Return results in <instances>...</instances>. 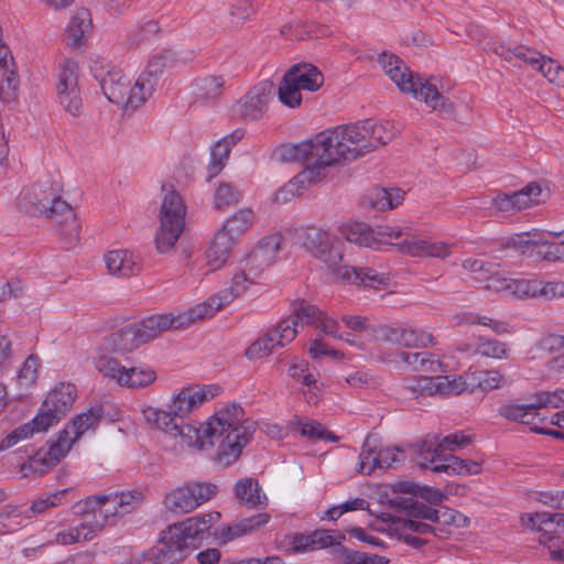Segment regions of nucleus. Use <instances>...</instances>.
Instances as JSON below:
<instances>
[{
  "label": "nucleus",
  "mask_w": 564,
  "mask_h": 564,
  "mask_svg": "<svg viewBox=\"0 0 564 564\" xmlns=\"http://www.w3.org/2000/svg\"><path fill=\"white\" fill-rule=\"evenodd\" d=\"M143 416L152 427L178 437L182 446L208 451L217 445L215 462L225 467L238 460L257 425L254 421L245 419L243 409L236 403L221 408L206 424L184 423L153 406L144 409Z\"/></svg>",
  "instance_id": "obj_1"
},
{
  "label": "nucleus",
  "mask_w": 564,
  "mask_h": 564,
  "mask_svg": "<svg viewBox=\"0 0 564 564\" xmlns=\"http://www.w3.org/2000/svg\"><path fill=\"white\" fill-rule=\"evenodd\" d=\"M470 443V436L460 432L452 433L438 441L425 440L422 442L417 453V464L423 468H429L434 473H445L448 475H477L481 471V463L473 459H462L452 454H445V451H455Z\"/></svg>",
  "instance_id": "obj_2"
},
{
  "label": "nucleus",
  "mask_w": 564,
  "mask_h": 564,
  "mask_svg": "<svg viewBox=\"0 0 564 564\" xmlns=\"http://www.w3.org/2000/svg\"><path fill=\"white\" fill-rule=\"evenodd\" d=\"M378 62L383 72L393 80L401 91L412 94L417 100L424 101L433 110L443 115H452L454 105L440 94L436 87L413 73L402 59L386 52L379 55Z\"/></svg>",
  "instance_id": "obj_3"
},
{
  "label": "nucleus",
  "mask_w": 564,
  "mask_h": 564,
  "mask_svg": "<svg viewBox=\"0 0 564 564\" xmlns=\"http://www.w3.org/2000/svg\"><path fill=\"white\" fill-rule=\"evenodd\" d=\"M319 139L326 150L324 155L326 167L340 160L351 161L371 152L368 130L364 120L323 131L319 133Z\"/></svg>",
  "instance_id": "obj_4"
},
{
  "label": "nucleus",
  "mask_w": 564,
  "mask_h": 564,
  "mask_svg": "<svg viewBox=\"0 0 564 564\" xmlns=\"http://www.w3.org/2000/svg\"><path fill=\"white\" fill-rule=\"evenodd\" d=\"M139 491H121L110 495L91 496L78 503V511L88 519L89 528L97 535L107 524L115 523L117 518L132 512L142 501Z\"/></svg>",
  "instance_id": "obj_5"
},
{
  "label": "nucleus",
  "mask_w": 564,
  "mask_h": 564,
  "mask_svg": "<svg viewBox=\"0 0 564 564\" xmlns=\"http://www.w3.org/2000/svg\"><path fill=\"white\" fill-rule=\"evenodd\" d=\"M101 416L100 409H89L87 412L78 414L70 424L57 434L56 441L52 442L46 451L37 452L29 463V469L37 471V465L41 463L48 468L59 463L70 449L72 445L89 429H94ZM45 469H39L44 473Z\"/></svg>",
  "instance_id": "obj_6"
},
{
  "label": "nucleus",
  "mask_w": 564,
  "mask_h": 564,
  "mask_svg": "<svg viewBox=\"0 0 564 564\" xmlns=\"http://www.w3.org/2000/svg\"><path fill=\"white\" fill-rule=\"evenodd\" d=\"M219 519L220 513L213 511L203 516L187 518L177 524L169 527L162 538L163 546L160 549V553L166 561H181L183 552L188 547L187 540L203 538L212 524Z\"/></svg>",
  "instance_id": "obj_7"
},
{
  "label": "nucleus",
  "mask_w": 564,
  "mask_h": 564,
  "mask_svg": "<svg viewBox=\"0 0 564 564\" xmlns=\"http://www.w3.org/2000/svg\"><path fill=\"white\" fill-rule=\"evenodd\" d=\"M341 247V241L328 232L327 242L321 246L322 251L325 253V258H317L333 271L334 275L338 280L349 284L370 288H378L387 284L388 278L384 274H379L371 268L340 265L339 263L343 260Z\"/></svg>",
  "instance_id": "obj_8"
},
{
  "label": "nucleus",
  "mask_w": 564,
  "mask_h": 564,
  "mask_svg": "<svg viewBox=\"0 0 564 564\" xmlns=\"http://www.w3.org/2000/svg\"><path fill=\"white\" fill-rule=\"evenodd\" d=\"M17 207L31 216L56 219L61 212L67 209V202L58 195L56 185L47 180L24 187L17 198Z\"/></svg>",
  "instance_id": "obj_9"
},
{
  "label": "nucleus",
  "mask_w": 564,
  "mask_h": 564,
  "mask_svg": "<svg viewBox=\"0 0 564 564\" xmlns=\"http://www.w3.org/2000/svg\"><path fill=\"white\" fill-rule=\"evenodd\" d=\"M186 205L178 192L169 191L160 208V228L155 235L159 252L170 251L180 239L185 226Z\"/></svg>",
  "instance_id": "obj_10"
},
{
  "label": "nucleus",
  "mask_w": 564,
  "mask_h": 564,
  "mask_svg": "<svg viewBox=\"0 0 564 564\" xmlns=\"http://www.w3.org/2000/svg\"><path fill=\"white\" fill-rule=\"evenodd\" d=\"M167 321L158 314L128 324L110 335V345L115 351L130 352L166 332Z\"/></svg>",
  "instance_id": "obj_11"
},
{
  "label": "nucleus",
  "mask_w": 564,
  "mask_h": 564,
  "mask_svg": "<svg viewBox=\"0 0 564 564\" xmlns=\"http://www.w3.org/2000/svg\"><path fill=\"white\" fill-rule=\"evenodd\" d=\"M76 387L70 383H59L43 401L40 413L34 417V423L48 430L58 423L72 409L76 399Z\"/></svg>",
  "instance_id": "obj_12"
},
{
  "label": "nucleus",
  "mask_w": 564,
  "mask_h": 564,
  "mask_svg": "<svg viewBox=\"0 0 564 564\" xmlns=\"http://www.w3.org/2000/svg\"><path fill=\"white\" fill-rule=\"evenodd\" d=\"M297 330L291 316L280 321L274 328L268 330L262 337L254 340L246 350L248 359H257L272 354L275 348L284 347L296 336Z\"/></svg>",
  "instance_id": "obj_13"
},
{
  "label": "nucleus",
  "mask_w": 564,
  "mask_h": 564,
  "mask_svg": "<svg viewBox=\"0 0 564 564\" xmlns=\"http://www.w3.org/2000/svg\"><path fill=\"white\" fill-rule=\"evenodd\" d=\"M56 90L63 109L73 117H79L83 113V99L74 62L65 61L61 66Z\"/></svg>",
  "instance_id": "obj_14"
},
{
  "label": "nucleus",
  "mask_w": 564,
  "mask_h": 564,
  "mask_svg": "<svg viewBox=\"0 0 564 564\" xmlns=\"http://www.w3.org/2000/svg\"><path fill=\"white\" fill-rule=\"evenodd\" d=\"M325 148L319 139V133L313 139L297 144H288L279 149V155L283 161H303L304 169L316 170L322 176H326Z\"/></svg>",
  "instance_id": "obj_15"
},
{
  "label": "nucleus",
  "mask_w": 564,
  "mask_h": 564,
  "mask_svg": "<svg viewBox=\"0 0 564 564\" xmlns=\"http://www.w3.org/2000/svg\"><path fill=\"white\" fill-rule=\"evenodd\" d=\"M389 503L395 511L404 512L409 517L421 518L433 523H442L445 525L455 523L456 518L460 516L451 509L440 512L419 500H414L413 497H392Z\"/></svg>",
  "instance_id": "obj_16"
},
{
  "label": "nucleus",
  "mask_w": 564,
  "mask_h": 564,
  "mask_svg": "<svg viewBox=\"0 0 564 564\" xmlns=\"http://www.w3.org/2000/svg\"><path fill=\"white\" fill-rule=\"evenodd\" d=\"M341 235L349 242L377 249L380 245L387 243L386 237L398 239L402 236V231L391 227L372 229L364 223H356L344 226Z\"/></svg>",
  "instance_id": "obj_17"
},
{
  "label": "nucleus",
  "mask_w": 564,
  "mask_h": 564,
  "mask_svg": "<svg viewBox=\"0 0 564 564\" xmlns=\"http://www.w3.org/2000/svg\"><path fill=\"white\" fill-rule=\"evenodd\" d=\"M274 91L271 80H262L254 85L237 104V112L249 120L262 118L267 110L270 97Z\"/></svg>",
  "instance_id": "obj_18"
},
{
  "label": "nucleus",
  "mask_w": 564,
  "mask_h": 564,
  "mask_svg": "<svg viewBox=\"0 0 564 564\" xmlns=\"http://www.w3.org/2000/svg\"><path fill=\"white\" fill-rule=\"evenodd\" d=\"M377 338L383 343L406 348H420L435 345L432 334L412 328L383 325L377 330Z\"/></svg>",
  "instance_id": "obj_19"
},
{
  "label": "nucleus",
  "mask_w": 564,
  "mask_h": 564,
  "mask_svg": "<svg viewBox=\"0 0 564 564\" xmlns=\"http://www.w3.org/2000/svg\"><path fill=\"white\" fill-rule=\"evenodd\" d=\"M550 519V512L528 513L521 517V523L523 527L538 530L541 533L539 542L547 547L550 557L553 561L564 562V542L560 535L551 534V531L547 529Z\"/></svg>",
  "instance_id": "obj_20"
},
{
  "label": "nucleus",
  "mask_w": 564,
  "mask_h": 564,
  "mask_svg": "<svg viewBox=\"0 0 564 564\" xmlns=\"http://www.w3.org/2000/svg\"><path fill=\"white\" fill-rule=\"evenodd\" d=\"M295 323V327L299 323L302 325H315L319 328L325 335L337 338L339 335V324L338 322L327 316L323 311H321L317 306L310 304L302 300L293 310V313L290 315Z\"/></svg>",
  "instance_id": "obj_21"
},
{
  "label": "nucleus",
  "mask_w": 564,
  "mask_h": 564,
  "mask_svg": "<svg viewBox=\"0 0 564 564\" xmlns=\"http://www.w3.org/2000/svg\"><path fill=\"white\" fill-rule=\"evenodd\" d=\"M262 271L254 264H249L246 258L231 278L228 289L220 291V300L216 299L214 302L218 307H225L231 303L236 297L242 295L248 288L256 282Z\"/></svg>",
  "instance_id": "obj_22"
},
{
  "label": "nucleus",
  "mask_w": 564,
  "mask_h": 564,
  "mask_svg": "<svg viewBox=\"0 0 564 564\" xmlns=\"http://www.w3.org/2000/svg\"><path fill=\"white\" fill-rule=\"evenodd\" d=\"M498 414L508 421L529 425L534 433L542 434V431H546L543 425L547 423V420L541 416L534 402L519 404L510 401L499 408Z\"/></svg>",
  "instance_id": "obj_23"
},
{
  "label": "nucleus",
  "mask_w": 564,
  "mask_h": 564,
  "mask_svg": "<svg viewBox=\"0 0 564 564\" xmlns=\"http://www.w3.org/2000/svg\"><path fill=\"white\" fill-rule=\"evenodd\" d=\"M94 76L99 82L104 95L110 102L120 106L127 100L130 80L121 69L116 67L107 70L95 68Z\"/></svg>",
  "instance_id": "obj_24"
},
{
  "label": "nucleus",
  "mask_w": 564,
  "mask_h": 564,
  "mask_svg": "<svg viewBox=\"0 0 564 564\" xmlns=\"http://www.w3.org/2000/svg\"><path fill=\"white\" fill-rule=\"evenodd\" d=\"M206 400L207 393L204 388L185 387L173 395L169 410H163V413H169L171 419L183 421L184 417L197 410Z\"/></svg>",
  "instance_id": "obj_25"
},
{
  "label": "nucleus",
  "mask_w": 564,
  "mask_h": 564,
  "mask_svg": "<svg viewBox=\"0 0 564 564\" xmlns=\"http://www.w3.org/2000/svg\"><path fill=\"white\" fill-rule=\"evenodd\" d=\"M104 261L108 273L117 278L138 275L143 269L141 258L127 249L108 251Z\"/></svg>",
  "instance_id": "obj_26"
},
{
  "label": "nucleus",
  "mask_w": 564,
  "mask_h": 564,
  "mask_svg": "<svg viewBox=\"0 0 564 564\" xmlns=\"http://www.w3.org/2000/svg\"><path fill=\"white\" fill-rule=\"evenodd\" d=\"M399 251L411 257H432L446 259L452 253V246L442 241L422 239L417 236H406L398 245Z\"/></svg>",
  "instance_id": "obj_27"
},
{
  "label": "nucleus",
  "mask_w": 564,
  "mask_h": 564,
  "mask_svg": "<svg viewBox=\"0 0 564 564\" xmlns=\"http://www.w3.org/2000/svg\"><path fill=\"white\" fill-rule=\"evenodd\" d=\"M219 299V294L213 295L207 302L197 304L196 306L189 308L186 312L180 313L177 315L172 314H160L161 316L167 317L166 330L170 329H181L191 326L192 324L212 317L216 312L220 311L223 307H218L214 300Z\"/></svg>",
  "instance_id": "obj_28"
},
{
  "label": "nucleus",
  "mask_w": 564,
  "mask_h": 564,
  "mask_svg": "<svg viewBox=\"0 0 564 564\" xmlns=\"http://www.w3.org/2000/svg\"><path fill=\"white\" fill-rule=\"evenodd\" d=\"M282 240V235L278 232L262 238L257 247L247 256L248 263L254 264L261 271L269 268L275 260Z\"/></svg>",
  "instance_id": "obj_29"
},
{
  "label": "nucleus",
  "mask_w": 564,
  "mask_h": 564,
  "mask_svg": "<svg viewBox=\"0 0 564 564\" xmlns=\"http://www.w3.org/2000/svg\"><path fill=\"white\" fill-rule=\"evenodd\" d=\"M324 177L325 176L321 175L318 169H315V171L314 169H304L295 177H293L290 182L284 184L280 189L275 192L274 202L278 204H285L299 195L301 191L307 188L310 185L321 181Z\"/></svg>",
  "instance_id": "obj_30"
},
{
  "label": "nucleus",
  "mask_w": 564,
  "mask_h": 564,
  "mask_svg": "<svg viewBox=\"0 0 564 564\" xmlns=\"http://www.w3.org/2000/svg\"><path fill=\"white\" fill-rule=\"evenodd\" d=\"M539 280L509 279L505 276H491L486 289L496 292H509L518 296L536 297L539 294Z\"/></svg>",
  "instance_id": "obj_31"
},
{
  "label": "nucleus",
  "mask_w": 564,
  "mask_h": 564,
  "mask_svg": "<svg viewBox=\"0 0 564 564\" xmlns=\"http://www.w3.org/2000/svg\"><path fill=\"white\" fill-rule=\"evenodd\" d=\"M285 74L301 90L316 91L324 84L322 72L310 63L294 64Z\"/></svg>",
  "instance_id": "obj_32"
},
{
  "label": "nucleus",
  "mask_w": 564,
  "mask_h": 564,
  "mask_svg": "<svg viewBox=\"0 0 564 564\" xmlns=\"http://www.w3.org/2000/svg\"><path fill=\"white\" fill-rule=\"evenodd\" d=\"M243 137L241 130H236L230 134L225 135L218 140L210 150V163L208 165L209 177H214L221 172L226 165L232 147L237 144Z\"/></svg>",
  "instance_id": "obj_33"
},
{
  "label": "nucleus",
  "mask_w": 564,
  "mask_h": 564,
  "mask_svg": "<svg viewBox=\"0 0 564 564\" xmlns=\"http://www.w3.org/2000/svg\"><path fill=\"white\" fill-rule=\"evenodd\" d=\"M237 242L220 229L216 232L206 251L207 265L210 271L220 269L229 259Z\"/></svg>",
  "instance_id": "obj_34"
},
{
  "label": "nucleus",
  "mask_w": 564,
  "mask_h": 564,
  "mask_svg": "<svg viewBox=\"0 0 564 564\" xmlns=\"http://www.w3.org/2000/svg\"><path fill=\"white\" fill-rule=\"evenodd\" d=\"M270 517L267 513H258L256 516L240 520L237 523L223 527L217 533V539L221 544H226L237 538L246 535L253 530L264 525Z\"/></svg>",
  "instance_id": "obj_35"
},
{
  "label": "nucleus",
  "mask_w": 564,
  "mask_h": 564,
  "mask_svg": "<svg viewBox=\"0 0 564 564\" xmlns=\"http://www.w3.org/2000/svg\"><path fill=\"white\" fill-rule=\"evenodd\" d=\"M393 497H413L422 498L432 505L441 503L445 499V495L437 488L421 486L412 481H399L392 486Z\"/></svg>",
  "instance_id": "obj_36"
},
{
  "label": "nucleus",
  "mask_w": 564,
  "mask_h": 564,
  "mask_svg": "<svg viewBox=\"0 0 564 564\" xmlns=\"http://www.w3.org/2000/svg\"><path fill=\"white\" fill-rule=\"evenodd\" d=\"M495 52L497 55L501 56L508 62L513 63L514 65L521 66L522 64H530L535 68L539 67V64L544 56L535 50L524 45H518L514 47H506L505 45H500L495 50Z\"/></svg>",
  "instance_id": "obj_37"
},
{
  "label": "nucleus",
  "mask_w": 564,
  "mask_h": 564,
  "mask_svg": "<svg viewBox=\"0 0 564 564\" xmlns=\"http://www.w3.org/2000/svg\"><path fill=\"white\" fill-rule=\"evenodd\" d=\"M404 198L400 188H375L367 196L368 204L377 210H387L397 207Z\"/></svg>",
  "instance_id": "obj_38"
},
{
  "label": "nucleus",
  "mask_w": 564,
  "mask_h": 564,
  "mask_svg": "<svg viewBox=\"0 0 564 564\" xmlns=\"http://www.w3.org/2000/svg\"><path fill=\"white\" fill-rule=\"evenodd\" d=\"M253 224V212L249 208H243L230 216L220 230L229 236L237 243L239 238L251 227Z\"/></svg>",
  "instance_id": "obj_39"
},
{
  "label": "nucleus",
  "mask_w": 564,
  "mask_h": 564,
  "mask_svg": "<svg viewBox=\"0 0 564 564\" xmlns=\"http://www.w3.org/2000/svg\"><path fill=\"white\" fill-rule=\"evenodd\" d=\"M164 503L174 513H188L196 509L188 482L169 492L165 496Z\"/></svg>",
  "instance_id": "obj_40"
},
{
  "label": "nucleus",
  "mask_w": 564,
  "mask_h": 564,
  "mask_svg": "<svg viewBox=\"0 0 564 564\" xmlns=\"http://www.w3.org/2000/svg\"><path fill=\"white\" fill-rule=\"evenodd\" d=\"M89 527L88 519L84 518L77 525L57 532L55 539L48 542V544L69 545L82 541H90L96 534Z\"/></svg>",
  "instance_id": "obj_41"
},
{
  "label": "nucleus",
  "mask_w": 564,
  "mask_h": 564,
  "mask_svg": "<svg viewBox=\"0 0 564 564\" xmlns=\"http://www.w3.org/2000/svg\"><path fill=\"white\" fill-rule=\"evenodd\" d=\"M91 26L93 23L89 11L84 8L78 9L76 13L73 15L67 28L68 45H80L83 43L85 34L89 32Z\"/></svg>",
  "instance_id": "obj_42"
},
{
  "label": "nucleus",
  "mask_w": 564,
  "mask_h": 564,
  "mask_svg": "<svg viewBox=\"0 0 564 564\" xmlns=\"http://www.w3.org/2000/svg\"><path fill=\"white\" fill-rule=\"evenodd\" d=\"M154 90V83L147 76H139L133 87L129 84L127 100L120 106L124 109H137L143 105Z\"/></svg>",
  "instance_id": "obj_43"
},
{
  "label": "nucleus",
  "mask_w": 564,
  "mask_h": 564,
  "mask_svg": "<svg viewBox=\"0 0 564 564\" xmlns=\"http://www.w3.org/2000/svg\"><path fill=\"white\" fill-rule=\"evenodd\" d=\"M365 126L368 130V140L371 144V151L377 148L387 144L391 141L398 133V130L394 128V124L390 121L384 122H375L371 119H366Z\"/></svg>",
  "instance_id": "obj_44"
},
{
  "label": "nucleus",
  "mask_w": 564,
  "mask_h": 564,
  "mask_svg": "<svg viewBox=\"0 0 564 564\" xmlns=\"http://www.w3.org/2000/svg\"><path fill=\"white\" fill-rule=\"evenodd\" d=\"M235 495L240 503L250 508L260 506L267 500L265 496L261 495L258 482L252 478L239 480L235 486Z\"/></svg>",
  "instance_id": "obj_45"
},
{
  "label": "nucleus",
  "mask_w": 564,
  "mask_h": 564,
  "mask_svg": "<svg viewBox=\"0 0 564 564\" xmlns=\"http://www.w3.org/2000/svg\"><path fill=\"white\" fill-rule=\"evenodd\" d=\"M299 239L302 246L314 257L325 258L321 246L327 242L328 232L315 227H307L299 232Z\"/></svg>",
  "instance_id": "obj_46"
},
{
  "label": "nucleus",
  "mask_w": 564,
  "mask_h": 564,
  "mask_svg": "<svg viewBox=\"0 0 564 564\" xmlns=\"http://www.w3.org/2000/svg\"><path fill=\"white\" fill-rule=\"evenodd\" d=\"M560 234H541L543 246H539L538 257L547 261H564V239Z\"/></svg>",
  "instance_id": "obj_47"
},
{
  "label": "nucleus",
  "mask_w": 564,
  "mask_h": 564,
  "mask_svg": "<svg viewBox=\"0 0 564 564\" xmlns=\"http://www.w3.org/2000/svg\"><path fill=\"white\" fill-rule=\"evenodd\" d=\"M541 234L539 231L517 234L509 238L507 246L520 250L524 256L536 258L539 246H543Z\"/></svg>",
  "instance_id": "obj_48"
},
{
  "label": "nucleus",
  "mask_w": 564,
  "mask_h": 564,
  "mask_svg": "<svg viewBox=\"0 0 564 564\" xmlns=\"http://www.w3.org/2000/svg\"><path fill=\"white\" fill-rule=\"evenodd\" d=\"M375 458H377V438L372 435H367L359 454L358 471L369 476L377 469H381V465L373 462Z\"/></svg>",
  "instance_id": "obj_49"
},
{
  "label": "nucleus",
  "mask_w": 564,
  "mask_h": 564,
  "mask_svg": "<svg viewBox=\"0 0 564 564\" xmlns=\"http://www.w3.org/2000/svg\"><path fill=\"white\" fill-rule=\"evenodd\" d=\"M126 377H121L123 386L129 388H144L156 379L155 371L149 366L127 368Z\"/></svg>",
  "instance_id": "obj_50"
},
{
  "label": "nucleus",
  "mask_w": 564,
  "mask_h": 564,
  "mask_svg": "<svg viewBox=\"0 0 564 564\" xmlns=\"http://www.w3.org/2000/svg\"><path fill=\"white\" fill-rule=\"evenodd\" d=\"M429 352H401L402 361L414 371L436 372L440 369V361L432 358Z\"/></svg>",
  "instance_id": "obj_51"
},
{
  "label": "nucleus",
  "mask_w": 564,
  "mask_h": 564,
  "mask_svg": "<svg viewBox=\"0 0 564 564\" xmlns=\"http://www.w3.org/2000/svg\"><path fill=\"white\" fill-rule=\"evenodd\" d=\"M430 384L429 389L440 394H459L466 390V382L457 376H436Z\"/></svg>",
  "instance_id": "obj_52"
},
{
  "label": "nucleus",
  "mask_w": 564,
  "mask_h": 564,
  "mask_svg": "<svg viewBox=\"0 0 564 564\" xmlns=\"http://www.w3.org/2000/svg\"><path fill=\"white\" fill-rule=\"evenodd\" d=\"M58 217H61V219H57L56 223L61 235L68 239L69 243L77 241L79 237L80 225L68 203L67 209L61 212L56 218Z\"/></svg>",
  "instance_id": "obj_53"
},
{
  "label": "nucleus",
  "mask_w": 564,
  "mask_h": 564,
  "mask_svg": "<svg viewBox=\"0 0 564 564\" xmlns=\"http://www.w3.org/2000/svg\"><path fill=\"white\" fill-rule=\"evenodd\" d=\"M46 429H42L41 425L34 423V419L31 422H28L13 431H11L1 442H0V451L8 449L15 444H18L22 440H26L34 435L35 433L45 432Z\"/></svg>",
  "instance_id": "obj_54"
},
{
  "label": "nucleus",
  "mask_w": 564,
  "mask_h": 564,
  "mask_svg": "<svg viewBox=\"0 0 564 564\" xmlns=\"http://www.w3.org/2000/svg\"><path fill=\"white\" fill-rule=\"evenodd\" d=\"M224 79L220 76H210L197 79L194 84L195 95L203 100L217 98L224 87Z\"/></svg>",
  "instance_id": "obj_55"
},
{
  "label": "nucleus",
  "mask_w": 564,
  "mask_h": 564,
  "mask_svg": "<svg viewBox=\"0 0 564 564\" xmlns=\"http://www.w3.org/2000/svg\"><path fill=\"white\" fill-rule=\"evenodd\" d=\"M279 100L289 108H297L302 104L301 89L284 73L278 89Z\"/></svg>",
  "instance_id": "obj_56"
},
{
  "label": "nucleus",
  "mask_w": 564,
  "mask_h": 564,
  "mask_svg": "<svg viewBox=\"0 0 564 564\" xmlns=\"http://www.w3.org/2000/svg\"><path fill=\"white\" fill-rule=\"evenodd\" d=\"M96 368L100 373L105 377L115 380L118 384L123 386V380L121 377H126L127 368L122 366L117 359L101 356L96 361Z\"/></svg>",
  "instance_id": "obj_57"
},
{
  "label": "nucleus",
  "mask_w": 564,
  "mask_h": 564,
  "mask_svg": "<svg viewBox=\"0 0 564 564\" xmlns=\"http://www.w3.org/2000/svg\"><path fill=\"white\" fill-rule=\"evenodd\" d=\"M541 186L536 183H530L522 189L513 192V204L516 210L524 209L532 204H539V196L541 195Z\"/></svg>",
  "instance_id": "obj_58"
},
{
  "label": "nucleus",
  "mask_w": 564,
  "mask_h": 564,
  "mask_svg": "<svg viewBox=\"0 0 564 564\" xmlns=\"http://www.w3.org/2000/svg\"><path fill=\"white\" fill-rule=\"evenodd\" d=\"M67 491H68L67 489H64L61 491H56V492L46 495L45 497H40L39 499L33 501L30 509L21 510L23 512L21 514V517L29 518V512H32L34 514H40L50 508L61 505L62 498L67 494Z\"/></svg>",
  "instance_id": "obj_59"
},
{
  "label": "nucleus",
  "mask_w": 564,
  "mask_h": 564,
  "mask_svg": "<svg viewBox=\"0 0 564 564\" xmlns=\"http://www.w3.org/2000/svg\"><path fill=\"white\" fill-rule=\"evenodd\" d=\"M22 513L18 506H6L0 511V534L18 530L22 525L21 520H19Z\"/></svg>",
  "instance_id": "obj_60"
},
{
  "label": "nucleus",
  "mask_w": 564,
  "mask_h": 564,
  "mask_svg": "<svg viewBox=\"0 0 564 564\" xmlns=\"http://www.w3.org/2000/svg\"><path fill=\"white\" fill-rule=\"evenodd\" d=\"M538 69L550 83L564 87V67L556 61L543 56Z\"/></svg>",
  "instance_id": "obj_61"
},
{
  "label": "nucleus",
  "mask_w": 564,
  "mask_h": 564,
  "mask_svg": "<svg viewBox=\"0 0 564 564\" xmlns=\"http://www.w3.org/2000/svg\"><path fill=\"white\" fill-rule=\"evenodd\" d=\"M192 499L195 507L209 501L218 491L217 485L213 482L189 481Z\"/></svg>",
  "instance_id": "obj_62"
},
{
  "label": "nucleus",
  "mask_w": 564,
  "mask_h": 564,
  "mask_svg": "<svg viewBox=\"0 0 564 564\" xmlns=\"http://www.w3.org/2000/svg\"><path fill=\"white\" fill-rule=\"evenodd\" d=\"M241 193L230 183H220L215 193V205L217 208L238 204Z\"/></svg>",
  "instance_id": "obj_63"
},
{
  "label": "nucleus",
  "mask_w": 564,
  "mask_h": 564,
  "mask_svg": "<svg viewBox=\"0 0 564 564\" xmlns=\"http://www.w3.org/2000/svg\"><path fill=\"white\" fill-rule=\"evenodd\" d=\"M159 24L155 21H148L142 25L135 26L130 34L129 41L134 46H140L153 39L159 33Z\"/></svg>",
  "instance_id": "obj_64"
}]
</instances>
